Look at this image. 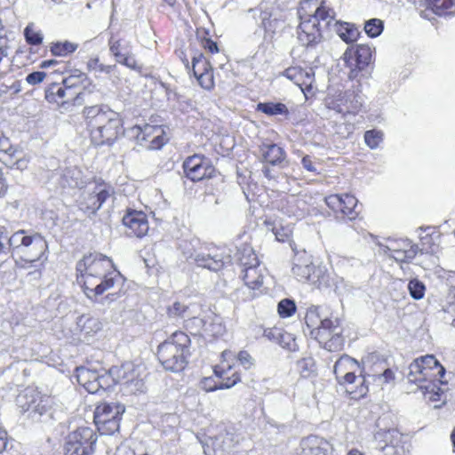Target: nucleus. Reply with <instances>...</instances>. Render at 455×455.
<instances>
[{"mask_svg":"<svg viewBox=\"0 0 455 455\" xmlns=\"http://www.w3.org/2000/svg\"><path fill=\"white\" fill-rule=\"evenodd\" d=\"M186 176L192 181H200L214 176L215 168L210 160L202 155L188 156L183 163Z\"/></svg>","mask_w":455,"mask_h":455,"instance_id":"nucleus-22","label":"nucleus"},{"mask_svg":"<svg viewBox=\"0 0 455 455\" xmlns=\"http://www.w3.org/2000/svg\"><path fill=\"white\" fill-rule=\"evenodd\" d=\"M237 259L243 268L259 263L253 248L249 244H243L237 249Z\"/></svg>","mask_w":455,"mask_h":455,"instance_id":"nucleus-38","label":"nucleus"},{"mask_svg":"<svg viewBox=\"0 0 455 455\" xmlns=\"http://www.w3.org/2000/svg\"><path fill=\"white\" fill-rule=\"evenodd\" d=\"M113 193V188L107 184L89 185L82 194L79 208L84 213L95 214Z\"/></svg>","mask_w":455,"mask_h":455,"instance_id":"nucleus-20","label":"nucleus"},{"mask_svg":"<svg viewBox=\"0 0 455 455\" xmlns=\"http://www.w3.org/2000/svg\"><path fill=\"white\" fill-rule=\"evenodd\" d=\"M87 69L95 74H111L116 68V65H105L100 61L98 56H92L86 63Z\"/></svg>","mask_w":455,"mask_h":455,"instance_id":"nucleus-43","label":"nucleus"},{"mask_svg":"<svg viewBox=\"0 0 455 455\" xmlns=\"http://www.w3.org/2000/svg\"><path fill=\"white\" fill-rule=\"evenodd\" d=\"M383 132L379 130H369L364 133V142L371 149H376L383 142Z\"/></svg>","mask_w":455,"mask_h":455,"instance_id":"nucleus-49","label":"nucleus"},{"mask_svg":"<svg viewBox=\"0 0 455 455\" xmlns=\"http://www.w3.org/2000/svg\"><path fill=\"white\" fill-rule=\"evenodd\" d=\"M372 52L366 44H358L355 47L347 48L343 54V60L348 69L349 80H356L358 87H361V80L367 78L369 64L371 60Z\"/></svg>","mask_w":455,"mask_h":455,"instance_id":"nucleus-10","label":"nucleus"},{"mask_svg":"<svg viewBox=\"0 0 455 455\" xmlns=\"http://www.w3.org/2000/svg\"><path fill=\"white\" fill-rule=\"evenodd\" d=\"M281 333V328L272 327L265 328L262 331V336L268 341L277 344Z\"/></svg>","mask_w":455,"mask_h":455,"instance_id":"nucleus-59","label":"nucleus"},{"mask_svg":"<svg viewBox=\"0 0 455 455\" xmlns=\"http://www.w3.org/2000/svg\"><path fill=\"white\" fill-rule=\"evenodd\" d=\"M343 329L338 318L325 317L320 327L310 331V336L330 352L339 351L344 346Z\"/></svg>","mask_w":455,"mask_h":455,"instance_id":"nucleus-15","label":"nucleus"},{"mask_svg":"<svg viewBox=\"0 0 455 455\" xmlns=\"http://www.w3.org/2000/svg\"><path fill=\"white\" fill-rule=\"evenodd\" d=\"M425 9L421 11V17L432 20V14L438 16L455 15V0H424Z\"/></svg>","mask_w":455,"mask_h":455,"instance_id":"nucleus-29","label":"nucleus"},{"mask_svg":"<svg viewBox=\"0 0 455 455\" xmlns=\"http://www.w3.org/2000/svg\"><path fill=\"white\" fill-rule=\"evenodd\" d=\"M238 363L246 370L251 368L254 364V360L247 351H240L236 355Z\"/></svg>","mask_w":455,"mask_h":455,"instance_id":"nucleus-58","label":"nucleus"},{"mask_svg":"<svg viewBox=\"0 0 455 455\" xmlns=\"http://www.w3.org/2000/svg\"><path fill=\"white\" fill-rule=\"evenodd\" d=\"M113 267L112 259L101 253L85 255L76 264L77 282L84 288L93 285L99 281L100 275H106Z\"/></svg>","mask_w":455,"mask_h":455,"instance_id":"nucleus-9","label":"nucleus"},{"mask_svg":"<svg viewBox=\"0 0 455 455\" xmlns=\"http://www.w3.org/2000/svg\"><path fill=\"white\" fill-rule=\"evenodd\" d=\"M299 15L297 36L304 46L318 44L326 29H333L347 44L355 42L360 35L353 24L338 22L334 10L324 1L318 5L316 0H307L299 10Z\"/></svg>","mask_w":455,"mask_h":455,"instance_id":"nucleus-1","label":"nucleus"},{"mask_svg":"<svg viewBox=\"0 0 455 455\" xmlns=\"http://www.w3.org/2000/svg\"><path fill=\"white\" fill-rule=\"evenodd\" d=\"M123 224L128 228L129 236L143 237L149 229L147 215L141 211L128 210L123 217Z\"/></svg>","mask_w":455,"mask_h":455,"instance_id":"nucleus-28","label":"nucleus"},{"mask_svg":"<svg viewBox=\"0 0 455 455\" xmlns=\"http://www.w3.org/2000/svg\"><path fill=\"white\" fill-rule=\"evenodd\" d=\"M359 368L358 362L354 358L344 355L339 357L334 364L333 372L339 383H341V376L350 371H356Z\"/></svg>","mask_w":455,"mask_h":455,"instance_id":"nucleus-36","label":"nucleus"},{"mask_svg":"<svg viewBox=\"0 0 455 455\" xmlns=\"http://www.w3.org/2000/svg\"><path fill=\"white\" fill-rule=\"evenodd\" d=\"M9 246L13 253L20 254L21 260L28 264L22 265L21 267L29 268L37 267L34 263L40 259L47 244L40 235H28L24 230H20L10 236Z\"/></svg>","mask_w":455,"mask_h":455,"instance_id":"nucleus-7","label":"nucleus"},{"mask_svg":"<svg viewBox=\"0 0 455 455\" xmlns=\"http://www.w3.org/2000/svg\"><path fill=\"white\" fill-rule=\"evenodd\" d=\"M225 332V326L221 323V319L217 315L207 317L203 336L219 337Z\"/></svg>","mask_w":455,"mask_h":455,"instance_id":"nucleus-42","label":"nucleus"},{"mask_svg":"<svg viewBox=\"0 0 455 455\" xmlns=\"http://www.w3.org/2000/svg\"><path fill=\"white\" fill-rule=\"evenodd\" d=\"M444 374V367L434 355H427L411 363L407 379L410 382L419 385L426 399L436 402L441 401L443 395L440 385L444 384L441 380Z\"/></svg>","mask_w":455,"mask_h":455,"instance_id":"nucleus-3","label":"nucleus"},{"mask_svg":"<svg viewBox=\"0 0 455 455\" xmlns=\"http://www.w3.org/2000/svg\"><path fill=\"white\" fill-rule=\"evenodd\" d=\"M277 311L281 317H290L296 312L295 302L290 299H283L278 303Z\"/></svg>","mask_w":455,"mask_h":455,"instance_id":"nucleus-53","label":"nucleus"},{"mask_svg":"<svg viewBox=\"0 0 455 455\" xmlns=\"http://www.w3.org/2000/svg\"><path fill=\"white\" fill-rule=\"evenodd\" d=\"M190 339L183 331H175L157 348V356L165 370L180 371L188 363Z\"/></svg>","mask_w":455,"mask_h":455,"instance_id":"nucleus-4","label":"nucleus"},{"mask_svg":"<svg viewBox=\"0 0 455 455\" xmlns=\"http://www.w3.org/2000/svg\"><path fill=\"white\" fill-rule=\"evenodd\" d=\"M86 78V75L69 76L61 84H52L45 90V99L68 108V106H81L84 102L85 92H81L78 83Z\"/></svg>","mask_w":455,"mask_h":455,"instance_id":"nucleus-6","label":"nucleus"},{"mask_svg":"<svg viewBox=\"0 0 455 455\" xmlns=\"http://www.w3.org/2000/svg\"><path fill=\"white\" fill-rule=\"evenodd\" d=\"M297 370L304 378L311 376L315 371V360L310 356L301 358L297 362Z\"/></svg>","mask_w":455,"mask_h":455,"instance_id":"nucleus-50","label":"nucleus"},{"mask_svg":"<svg viewBox=\"0 0 455 455\" xmlns=\"http://www.w3.org/2000/svg\"><path fill=\"white\" fill-rule=\"evenodd\" d=\"M113 379V386L120 384L127 393L136 394L144 392V371L143 366L135 364L132 362H126L121 366H115L110 369Z\"/></svg>","mask_w":455,"mask_h":455,"instance_id":"nucleus-12","label":"nucleus"},{"mask_svg":"<svg viewBox=\"0 0 455 455\" xmlns=\"http://www.w3.org/2000/svg\"><path fill=\"white\" fill-rule=\"evenodd\" d=\"M76 328L81 336L89 339L94 336L102 328L100 321L90 315H82L77 318Z\"/></svg>","mask_w":455,"mask_h":455,"instance_id":"nucleus-33","label":"nucleus"},{"mask_svg":"<svg viewBox=\"0 0 455 455\" xmlns=\"http://www.w3.org/2000/svg\"><path fill=\"white\" fill-rule=\"evenodd\" d=\"M192 64L194 75L197 78L200 85L206 90L212 89L214 84L213 75L204 57L202 54L194 57Z\"/></svg>","mask_w":455,"mask_h":455,"instance_id":"nucleus-30","label":"nucleus"},{"mask_svg":"<svg viewBox=\"0 0 455 455\" xmlns=\"http://www.w3.org/2000/svg\"><path fill=\"white\" fill-rule=\"evenodd\" d=\"M265 224L268 227L271 226L273 234L275 239L279 242H285L289 239L291 234V228L290 226H283L281 224L272 223L269 220H266Z\"/></svg>","mask_w":455,"mask_h":455,"instance_id":"nucleus-48","label":"nucleus"},{"mask_svg":"<svg viewBox=\"0 0 455 455\" xmlns=\"http://www.w3.org/2000/svg\"><path fill=\"white\" fill-rule=\"evenodd\" d=\"M124 406L116 403L99 404L94 411V422L101 435H113L119 429Z\"/></svg>","mask_w":455,"mask_h":455,"instance_id":"nucleus-17","label":"nucleus"},{"mask_svg":"<svg viewBox=\"0 0 455 455\" xmlns=\"http://www.w3.org/2000/svg\"><path fill=\"white\" fill-rule=\"evenodd\" d=\"M332 445L318 435H308L300 440L297 455H330Z\"/></svg>","mask_w":455,"mask_h":455,"instance_id":"nucleus-27","label":"nucleus"},{"mask_svg":"<svg viewBox=\"0 0 455 455\" xmlns=\"http://www.w3.org/2000/svg\"><path fill=\"white\" fill-rule=\"evenodd\" d=\"M183 254L188 259H193L197 267L214 272L221 270L231 261L230 255L224 249L214 246L200 247L192 251L184 248Z\"/></svg>","mask_w":455,"mask_h":455,"instance_id":"nucleus-14","label":"nucleus"},{"mask_svg":"<svg viewBox=\"0 0 455 455\" xmlns=\"http://www.w3.org/2000/svg\"><path fill=\"white\" fill-rule=\"evenodd\" d=\"M45 76L46 74L44 72L36 71L28 74L26 77V81L31 85H36L43 82Z\"/></svg>","mask_w":455,"mask_h":455,"instance_id":"nucleus-62","label":"nucleus"},{"mask_svg":"<svg viewBox=\"0 0 455 455\" xmlns=\"http://www.w3.org/2000/svg\"><path fill=\"white\" fill-rule=\"evenodd\" d=\"M277 345L288 350H295L297 347L293 335L283 329H281Z\"/></svg>","mask_w":455,"mask_h":455,"instance_id":"nucleus-55","label":"nucleus"},{"mask_svg":"<svg viewBox=\"0 0 455 455\" xmlns=\"http://www.w3.org/2000/svg\"><path fill=\"white\" fill-rule=\"evenodd\" d=\"M20 155L16 149L7 144H4L0 147V161H2L6 166L10 168H15L17 170H22L27 167V162L23 160Z\"/></svg>","mask_w":455,"mask_h":455,"instance_id":"nucleus-32","label":"nucleus"},{"mask_svg":"<svg viewBox=\"0 0 455 455\" xmlns=\"http://www.w3.org/2000/svg\"><path fill=\"white\" fill-rule=\"evenodd\" d=\"M206 321L201 317H191L186 320L185 326L191 333L204 335Z\"/></svg>","mask_w":455,"mask_h":455,"instance_id":"nucleus-52","label":"nucleus"},{"mask_svg":"<svg viewBox=\"0 0 455 455\" xmlns=\"http://www.w3.org/2000/svg\"><path fill=\"white\" fill-rule=\"evenodd\" d=\"M97 435L89 427H79L68 434L64 445L65 455H92Z\"/></svg>","mask_w":455,"mask_h":455,"instance_id":"nucleus-16","label":"nucleus"},{"mask_svg":"<svg viewBox=\"0 0 455 455\" xmlns=\"http://www.w3.org/2000/svg\"><path fill=\"white\" fill-rule=\"evenodd\" d=\"M281 75L299 86L306 98L314 95L316 88L315 86V79L313 68H303L293 66L286 68Z\"/></svg>","mask_w":455,"mask_h":455,"instance_id":"nucleus-23","label":"nucleus"},{"mask_svg":"<svg viewBox=\"0 0 455 455\" xmlns=\"http://www.w3.org/2000/svg\"><path fill=\"white\" fill-rule=\"evenodd\" d=\"M264 160L272 165L281 164L284 160L283 149L276 144L266 145L261 148Z\"/></svg>","mask_w":455,"mask_h":455,"instance_id":"nucleus-39","label":"nucleus"},{"mask_svg":"<svg viewBox=\"0 0 455 455\" xmlns=\"http://www.w3.org/2000/svg\"><path fill=\"white\" fill-rule=\"evenodd\" d=\"M24 36L28 44L31 45H39L43 42V34L37 29L34 23H29L24 29Z\"/></svg>","mask_w":455,"mask_h":455,"instance_id":"nucleus-46","label":"nucleus"},{"mask_svg":"<svg viewBox=\"0 0 455 455\" xmlns=\"http://www.w3.org/2000/svg\"><path fill=\"white\" fill-rule=\"evenodd\" d=\"M403 249H390V255L396 261L407 262L415 258L418 253V245L412 242H405Z\"/></svg>","mask_w":455,"mask_h":455,"instance_id":"nucleus-37","label":"nucleus"},{"mask_svg":"<svg viewBox=\"0 0 455 455\" xmlns=\"http://www.w3.org/2000/svg\"><path fill=\"white\" fill-rule=\"evenodd\" d=\"M408 290L414 299H421L425 295L426 286L421 281L412 279L408 283Z\"/></svg>","mask_w":455,"mask_h":455,"instance_id":"nucleus-54","label":"nucleus"},{"mask_svg":"<svg viewBox=\"0 0 455 455\" xmlns=\"http://www.w3.org/2000/svg\"><path fill=\"white\" fill-rule=\"evenodd\" d=\"M242 273L245 287L235 291V298L243 301L251 300L257 296L255 291L263 284L266 268L259 263V265L243 268Z\"/></svg>","mask_w":455,"mask_h":455,"instance_id":"nucleus-21","label":"nucleus"},{"mask_svg":"<svg viewBox=\"0 0 455 455\" xmlns=\"http://www.w3.org/2000/svg\"><path fill=\"white\" fill-rule=\"evenodd\" d=\"M330 287H334L335 291L339 294H342L347 290V284L346 283L342 277L331 278L330 276Z\"/></svg>","mask_w":455,"mask_h":455,"instance_id":"nucleus-61","label":"nucleus"},{"mask_svg":"<svg viewBox=\"0 0 455 455\" xmlns=\"http://www.w3.org/2000/svg\"><path fill=\"white\" fill-rule=\"evenodd\" d=\"M9 239L7 232L0 228V255L7 254V251L12 249L9 246Z\"/></svg>","mask_w":455,"mask_h":455,"instance_id":"nucleus-63","label":"nucleus"},{"mask_svg":"<svg viewBox=\"0 0 455 455\" xmlns=\"http://www.w3.org/2000/svg\"><path fill=\"white\" fill-rule=\"evenodd\" d=\"M374 437L379 443H384V445H379V449L384 451L385 455H395L400 452L396 444L401 435L396 429L380 430L375 434Z\"/></svg>","mask_w":455,"mask_h":455,"instance_id":"nucleus-31","label":"nucleus"},{"mask_svg":"<svg viewBox=\"0 0 455 455\" xmlns=\"http://www.w3.org/2000/svg\"><path fill=\"white\" fill-rule=\"evenodd\" d=\"M83 114L94 145H112L124 134L123 121L119 114L108 106L85 107Z\"/></svg>","mask_w":455,"mask_h":455,"instance_id":"nucleus-2","label":"nucleus"},{"mask_svg":"<svg viewBox=\"0 0 455 455\" xmlns=\"http://www.w3.org/2000/svg\"><path fill=\"white\" fill-rule=\"evenodd\" d=\"M326 316L322 312V307L319 306H310L307 309L305 315V323L307 328L310 331H314L322 325Z\"/></svg>","mask_w":455,"mask_h":455,"instance_id":"nucleus-40","label":"nucleus"},{"mask_svg":"<svg viewBox=\"0 0 455 455\" xmlns=\"http://www.w3.org/2000/svg\"><path fill=\"white\" fill-rule=\"evenodd\" d=\"M108 47L117 63L132 70L140 68L132 52V45L129 41L111 36L108 40Z\"/></svg>","mask_w":455,"mask_h":455,"instance_id":"nucleus-25","label":"nucleus"},{"mask_svg":"<svg viewBox=\"0 0 455 455\" xmlns=\"http://www.w3.org/2000/svg\"><path fill=\"white\" fill-rule=\"evenodd\" d=\"M361 92V87H358V84L356 85V90H347L345 92L333 87H328L325 105L328 108L343 115L357 112L364 103L363 95Z\"/></svg>","mask_w":455,"mask_h":455,"instance_id":"nucleus-11","label":"nucleus"},{"mask_svg":"<svg viewBox=\"0 0 455 455\" xmlns=\"http://www.w3.org/2000/svg\"><path fill=\"white\" fill-rule=\"evenodd\" d=\"M299 203L304 204L303 201H299L294 196H291L287 199L285 205H282V211L288 216L300 217L302 211L299 209Z\"/></svg>","mask_w":455,"mask_h":455,"instance_id":"nucleus-51","label":"nucleus"},{"mask_svg":"<svg viewBox=\"0 0 455 455\" xmlns=\"http://www.w3.org/2000/svg\"><path fill=\"white\" fill-rule=\"evenodd\" d=\"M257 111L262 112L267 116H287L289 114L288 108L281 102H259L256 108Z\"/></svg>","mask_w":455,"mask_h":455,"instance_id":"nucleus-41","label":"nucleus"},{"mask_svg":"<svg viewBox=\"0 0 455 455\" xmlns=\"http://www.w3.org/2000/svg\"><path fill=\"white\" fill-rule=\"evenodd\" d=\"M291 272L299 282L308 283L318 289L331 286L330 273L326 267L314 265L312 255L306 251H296Z\"/></svg>","mask_w":455,"mask_h":455,"instance_id":"nucleus-5","label":"nucleus"},{"mask_svg":"<svg viewBox=\"0 0 455 455\" xmlns=\"http://www.w3.org/2000/svg\"><path fill=\"white\" fill-rule=\"evenodd\" d=\"M62 183L63 186L70 188H78L82 186L83 180L80 171L76 168L66 169L62 174Z\"/></svg>","mask_w":455,"mask_h":455,"instance_id":"nucleus-44","label":"nucleus"},{"mask_svg":"<svg viewBox=\"0 0 455 455\" xmlns=\"http://www.w3.org/2000/svg\"><path fill=\"white\" fill-rule=\"evenodd\" d=\"M78 48V44L69 42H57L51 45V52L55 56L65 57L74 52Z\"/></svg>","mask_w":455,"mask_h":455,"instance_id":"nucleus-45","label":"nucleus"},{"mask_svg":"<svg viewBox=\"0 0 455 455\" xmlns=\"http://www.w3.org/2000/svg\"><path fill=\"white\" fill-rule=\"evenodd\" d=\"M17 405L33 421H44L53 415L54 398L28 388L17 396Z\"/></svg>","mask_w":455,"mask_h":455,"instance_id":"nucleus-8","label":"nucleus"},{"mask_svg":"<svg viewBox=\"0 0 455 455\" xmlns=\"http://www.w3.org/2000/svg\"><path fill=\"white\" fill-rule=\"evenodd\" d=\"M374 380L379 382V385L388 384L395 379V374L392 370L386 369L382 374L372 376Z\"/></svg>","mask_w":455,"mask_h":455,"instance_id":"nucleus-60","label":"nucleus"},{"mask_svg":"<svg viewBox=\"0 0 455 455\" xmlns=\"http://www.w3.org/2000/svg\"><path fill=\"white\" fill-rule=\"evenodd\" d=\"M76 377L77 382L91 394H96L100 390H107L113 387L110 370L95 371L86 367H77Z\"/></svg>","mask_w":455,"mask_h":455,"instance_id":"nucleus-19","label":"nucleus"},{"mask_svg":"<svg viewBox=\"0 0 455 455\" xmlns=\"http://www.w3.org/2000/svg\"><path fill=\"white\" fill-rule=\"evenodd\" d=\"M223 361L220 365L214 367L215 375L221 379L217 383L212 377L204 378L200 381V388L206 392H212L218 389L230 388L241 381L240 374L233 371V366L228 361L235 357L231 350H225L221 354Z\"/></svg>","mask_w":455,"mask_h":455,"instance_id":"nucleus-13","label":"nucleus"},{"mask_svg":"<svg viewBox=\"0 0 455 455\" xmlns=\"http://www.w3.org/2000/svg\"><path fill=\"white\" fill-rule=\"evenodd\" d=\"M11 52V41L4 34L3 30H0V78L4 77L11 70L12 63Z\"/></svg>","mask_w":455,"mask_h":455,"instance_id":"nucleus-34","label":"nucleus"},{"mask_svg":"<svg viewBox=\"0 0 455 455\" xmlns=\"http://www.w3.org/2000/svg\"><path fill=\"white\" fill-rule=\"evenodd\" d=\"M301 164L303 168L311 172H316V167L315 165L314 161L309 156H306L301 160Z\"/></svg>","mask_w":455,"mask_h":455,"instance_id":"nucleus-64","label":"nucleus"},{"mask_svg":"<svg viewBox=\"0 0 455 455\" xmlns=\"http://www.w3.org/2000/svg\"><path fill=\"white\" fill-rule=\"evenodd\" d=\"M127 135L135 139L141 147L150 150L160 149L168 141L164 128L159 125H134L127 130Z\"/></svg>","mask_w":455,"mask_h":455,"instance_id":"nucleus-18","label":"nucleus"},{"mask_svg":"<svg viewBox=\"0 0 455 455\" xmlns=\"http://www.w3.org/2000/svg\"><path fill=\"white\" fill-rule=\"evenodd\" d=\"M262 25L267 32L275 33L278 28L279 20L277 19H271V15L267 12L261 13Z\"/></svg>","mask_w":455,"mask_h":455,"instance_id":"nucleus-56","label":"nucleus"},{"mask_svg":"<svg viewBox=\"0 0 455 455\" xmlns=\"http://www.w3.org/2000/svg\"><path fill=\"white\" fill-rule=\"evenodd\" d=\"M363 29L368 36L377 37L383 32L384 22L380 19H370L364 22Z\"/></svg>","mask_w":455,"mask_h":455,"instance_id":"nucleus-47","label":"nucleus"},{"mask_svg":"<svg viewBox=\"0 0 455 455\" xmlns=\"http://www.w3.org/2000/svg\"><path fill=\"white\" fill-rule=\"evenodd\" d=\"M325 203L336 214H339V217L340 218H347L352 220L358 215L356 210L358 201L352 195H330L325 197Z\"/></svg>","mask_w":455,"mask_h":455,"instance_id":"nucleus-24","label":"nucleus"},{"mask_svg":"<svg viewBox=\"0 0 455 455\" xmlns=\"http://www.w3.org/2000/svg\"><path fill=\"white\" fill-rule=\"evenodd\" d=\"M99 277L93 285L84 288L86 297L92 300H96L98 296L123 283V276L114 267L111 271Z\"/></svg>","mask_w":455,"mask_h":455,"instance_id":"nucleus-26","label":"nucleus"},{"mask_svg":"<svg viewBox=\"0 0 455 455\" xmlns=\"http://www.w3.org/2000/svg\"><path fill=\"white\" fill-rule=\"evenodd\" d=\"M188 307L179 301L174 302L167 309L170 317H185Z\"/></svg>","mask_w":455,"mask_h":455,"instance_id":"nucleus-57","label":"nucleus"},{"mask_svg":"<svg viewBox=\"0 0 455 455\" xmlns=\"http://www.w3.org/2000/svg\"><path fill=\"white\" fill-rule=\"evenodd\" d=\"M231 441L232 438L228 435L226 436L219 435L215 438L210 439L209 443L204 446V452L205 455H221L230 448Z\"/></svg>","mask_w":455,"mask_h":455,"instance_id":"nucleus-35","label":"nucleus"}]
</instances>
